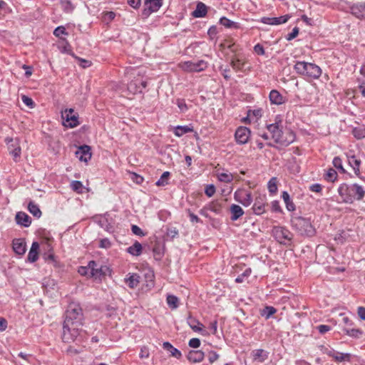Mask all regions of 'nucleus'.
<instances>
[{"mask_svg": "<svg viewBox=\"0 0 365 365\" xmlns=\"http://www.w3.org/2000/svg\"><path fill=\"white\" fill-rule=\"evenodd\" d=\"M83 312L79 304L71 303L66 312L63 324L62 339L64 342L73 341L81 331Z\"/></svg>", "mask_w": 365, "mask_h": 365, "instance_id": "obj_1", "label": "nucleus"}, {"mask_svg": "<svg viewBox=\"0 0 365 365\" xmlns=\"http://www.w3.org/2000/svg\"><path fill=\"white\" fill-rule=\"evenodd\" d=\"M267 128L274 142L282 146H288L295 140L294 133L289 128H284L280 120L267 125Z\"/></svg>", "mask_w": 365, "mask_h": 365, "instance_id": "obj_2", "label": "nucleus"}, {"mask_svg": "<svg viewBox=\"0 0 365 365\" xmlns=\"http://www.w3.org/2000/svg\"><path fill=\"white\" fill-rule=\"evenodd\" d=\"M338 192L342 201L349 204H351L355 200H361L365 195L364 189L356 183L351 185L341 184L338 188Z\"/></svg>", "mask_w": 365, "mask_h": 365, "instance_id": "obj_3", "label": "nucleus"}, {"mask_svg": "<svg viewBox=\"0 0 365 365\" xmlns=\"http://www.w3.org/2000/svg\"><path fill=\"white\" fill-rule=\"evenodd\" d=\"M292 227L301 235L312 237L316 230L309 219L295 216L291 220Z\"/></svg>", "mask_w": 365, "mask_h": 365, "instance_id": "obj_4", "label": "nucleus"}, {"mask_svg": "<svg viewBox=\"0 0 365 365\" xmlns=\"http://www.w3.org/2000/svg\"><path fill=\"white\" fill-rule=\"evenodd\" d=\"M294 69L299 75L314 79L319 78L322 74V70L317 65L305 61L296 62Z\"/></svg>", "mask_w": 365, "mask_h": 365, "instance_id": "obj_5", "label": "nucleus"}, {"mask_svg": "<svg viewBox=\"0 0 365 365\" xmlns=\"http://www.w3.org/2000/svg\"><path fill=\"white\" fill-rule=\"evenodd\" d=\"M180 68L186 72H200L207 67V63L203 60L193 61H184L178 64Z\"/></svg>", "mask_w": 365, "mask_h": 365, "instance_id": "obj_6", "label": "nucleus"}, {"mask_svg": "<svg viewBox=\"0 0 365 365\" xmlns=\"http://www.w3.org/2000/svg\"><path fill=\"white\" fill-rule=\"evenodd\" d=\"M63 125L68 128H75L79 125L78 114L73 108L66 109L61 113Z\"/></svg>", "mask_w": 365, "mask_h": 365, "instance_id": "obj_7", "label": "nucleus"}, {"mask_svg": "<svg viewBox=\"0 0 365 365\" xmlns=\"http://www.w3.org/2000/svg\"><path fill=\"white\" fill-rule=\"evenodd\" d=\"M8 144L9 153L13 156L15 162L19 161L21 158V149L19 138L13 139L12 138H6L5 140Z\"/></svg>", "mask_w": 365, "mask_h": 365, "instance_id": "obj_8", "label": "nucleus"}, {"mask_svg": "<svg viewBox=\"0 0 365 365\" xmlns=\"http://www.w3.org/2000/svg\"><path fill=\"white\" fill-rule=\"evenodd\" d=\"M272 234L274 238L281 244H286L292 239V234L286 228L282 227H274L272 229Z\"/></svg>", "mask_w": 365, "mask_h": 365, "instance_id": "obj_9", "label": "nucleus"}, {"mask_svg": "<svg viewBox=\"0 0 365 365\" xmlns=\"http://www.w3.org/2000/svg\"><path fill=\"white\" fill-rule=\"evenodd\" d=\"M163 5V0H145V8L142 11V15L147 18L151 13L158 11Z\"/></svg>", "mask_w": 365, "mask_h": 365, "instance_id": "obj_10", "label": "nucleus"}, {"mask_svg": "<svg viewBox=\"0 0 365 365\" xmlns=\"http://www.w3.org/2000/svg\"><path fill=\"white\" fill-rule=\"evenodd\" d=\"M235 200L245 207H248L252 202V194L250 191L240 189L235 192Z\"/></svg>", "mask_w": 365, "mask_h": 365, "instance_id": "obj_11", "label": "nucleus"}, {"mask_svg": "<svg viewBox=\"0 0 365 365\" xmlns=\"http://www.w3.org/2000/svg\"><path fill=\"white\" fill-rule=\"evenodd\" d=\"M250 134L251 131L248 128L240 126L237 128L235 138L238 144L244 145L248 142Z\"/></svg>", "mask_w": 365, "mask_h": 365, "instance_id": "obj_12", "label": "nucleus"}, {"mask_svg": "<svg viewBox=\"0 0 365 365\" xmlns=\"http://www.w3.org/2000/svg\"><path fill=\"white\" fill-rule=\"evenodd\" d=\"M89 267L91 268V276L95 278H100L101 276L106 275L108 271L106 266L98 267L95 261H91Z\"/></svg>", "mask_w": 365, "mask_h": 365, "instance_id": "obj_13", "label": "nucleus"}, {"mask_svg": "<svg viewBox=\"0 0 365 365\" xmlns=\"http://www.w3.org/2000/svg\"><path fill=\"white\" fill-rule=\"evenodd\" d=\"M290 17L288 14L279 17H263L261 22L269 25H279L286 23Z\"/></svg>", "mask_w": 365, "mask_h": 365, "instance_id": "obj_14", "label": "nucleus"}, {"mask_svg": "<svg viewBox=\"0 0 365 365\" xmlns=\"http://www.w3.org/2000/svg\"><path fill=\"white\" fill-rule=\"evenodd\" d=\"M76 155L81 161L88 162L91 158L90 146L86 145L80 146L76 152Z\"/></svg>", "mask_w": 365, "mask_h": 365, "instance_id": "obj_15", "label": "nucleus"}, {"mask_svg": "<svg viewBox=\"0 0 365 365\" xmlns=\"http://www.w3.org/2000/svg\"><path fill=\"white\" fill-rule=\"evenodd\" d=\"M267 205L264 197H257L252 206L254 213L257 215L263 214L265 212Z\"/></svg>", "mask_w": 365, "mask_h": 365, "instance_id": "obj_16", "label": "nucleus"}, {"mask_svg": "<svg viewBox=\"0 0 365 365\" xmlns=\"http://www.w3.org/2000/svg\"><path fill=\"white\" fill-rule=\"evenodd\" d=\"M269 101L272 104L282 105L285 103V97H284L278 91L272 90L269 93Z\"/></svg>", "mask_w": 365, "mask_h": 365, "instance_id": "obj_17", "label": "nucleus"}, {"mask_svg": "<svg viewBox=\"0 0 365 365\" xmlns=\"http://www.w3.org/2000/svg\"><path fill=\"white\" fill-rule=\"evenodd\" d=\"M204 352L201 350L190 351L187 354V359L192 363H198L203 360Z\"/></svg>", "mask_w": 365, "mask_h": 365, "instance_id": "obj_18", "label": "nucleus"}, {"mask_svg": "<svg viewBox=\"0 0 365 365\" xmlns=\"http://www.w3.org/2000/svg\"><path fill=\"white\" fill-rule=\"evenodd\" d=\"M13 249L14 251L19 255H22L25 253L26 243L22 239H16L13 241Z\"/></svg>", "mask_w": 365, "mask_h": 365, "instance_id": "obj_19", "label": "nucleus"}, {"mask_svg": "<svg viewBox=\"0 0 365 365\" xmlns=\"http://www.w3.org/2000/svg\"><path fill=\"white\" fill-rule=\"evenodd\" d=\"M38 249L39 244L37 242H34L28 254V260L30 262H35L38 259Z\"/></svg>", "mask_w": 365, "mask_h": 365, "instance_id": "obj_20", "label": "nucleus"}, {"mask_svg": "<svg viewBox=\"0 0 365 365\" xmlns=\"http://www.w3.org/2000/svg\"><path fill=\"white\" fill-rule=\"evenodd\" d=\"M140 278V276L136 273H129L127 277L125 278V282L130 288H135L138 285Z\"/></svg>", "mask_w": 365, "mask_h": 365, "instance_id": "obj_21", "label": "nucleus"}, {"mask_svg": "<svg viewBox=\"0 0 365 365\" xmlns=\"http://www.w3.org/2000/svg\"><path fill=\"white\" fill-rule=\"evenodd\" d=\"M17 224L24 227H29L31 222L30 217L25 212H19L16 215Z\"/></svg>", "mask_w": 365, "mask_h": 365, "instance_id": "obj_22", "label": "nucleus"}, {"mask_svg": "<svg viewBox=\"0 0 365 365\" xmlns=\"http://www.w3.org/2000/svg\"><path fill=\"white\" fill-rule=\"evenodd\" d=\"M348 162L349 165L353 168L354 173L359 176L360 175V165L361 160L358 159L356 155H353L351 156H348Z\"/></svg>", "mask_w": 365, "mask_h": 365, "instance_id": "obj_23", "label": "nucleus"}, {"mask_svg": "<svg viewBox=\"0 0 365 365\" xmlns=\"http://www.w3.org/2000/svg\"><path fill=\"white\" fill-rule=\"evenodd\" d=\"M231 220L235 221L244 215V210L237 205L233 204L230 206Z\"/></svg>", "mask_w": 365, "mask_h": 365, "instance_id": "obj_24", "label": "nucleus"}, {"mask_svg": "<svg viewBox=\"0 0 365 365\" xmlns=\"http://www.w3.org/2000/svg\"><path fill=\"white\" fill-rule=\"evenodd\" d=\"M351 14L358 19H365V4H360L352 6Z\"/></svg>", "mask_w": 365, "mask_h": 365, "instance_id": "obj_25", "label": "nucleus"}, {"mask_svg": "<svg viewBox=\"0 0 365 365\" xmlns=\"http://www.w3.org/2000/svg\"><path fill=\"white\" fill-rule=\"evenodd\" d=\"M207 14V6L202 2L197 4L195 10L192 12V16L195 18L204 17Z\"/></svg>", "mask_w": 365, "mask_h": 365, "instance_id": "obj_26", "label": "nucleus"}, {"mask_svg": "<svg viewBox=\"0 0 365 365\" xmlns=\"http://www.w3.org/2000/svg\"><path fill=\"white\" fill-rule=\"evenodd\" d=\"M252 355L253 359L259 362L264 361L268 357L267 353L261 349L252 351Z\"/></svg>", "mask_w": 365, "mask_h": 365, "instance_id": "obj_27", "label": "nucleus"}, {"mask_svg": "<svg viewBox=\"0 0 365 365\" xmlns=\"http://www.w3.org/2000/svg\"><path fill=\"white\" fill-rule=\"evenodd\" d=\"M187 322L190 327L194 331H200L202 329L203 325L198 320L193 318L192 316H189L187 319Z\"/></svg>", "mask_w": 365, "mask_h": 365, "instance_id": "obj_28", "label": "nucleus"}, {"mask_svg": "<svg viewBox=\"0 0 365 365\" xmlns=\"http://www.w3.org/2000/svg\"><path fill=\"white\" fill-rule=\"evenodd\" d=\"M163 348L170 353V355L176 359H180L182 356L181 352L176 348L173 347V345L168 342H164L163 344Z\"/></svg>", "mask_w": 365, "mask_h": 365, "instance_id": "obj_29", "label": "nucleus"}, {"mask_svg": "<svg viewBox=\"0 0 365 365\" xmlns=\"http://www.w3.org/2000/svg\"><path fill=\"white\" fill-rule=\"evenodd\" d=\"M143 247L138 242H135L132 246L128 247L127 252L133 256H139L141 255Z\"/></svg>", "mask_w": 365, "mask_h": 365, "instance_id": "obj_30", "label": "nucleus"}, {"mask_svg": "<svg viewBox=\"0 0 365 365\" xmlns=\"http://www.w3.org/2000/svg\"><path fill=\"white\" fill-rule=\"evenodd\" d=\"M232 68L236 71H243L245 70V62L238 58H232L230 62Z\"/></svg>", "mask_w": 365, "mask_h": 365, "instance_id": "obj_31", "label": "nucleus"}, {"mask_svg": "<svg viewBox=\"0 0 365 365\" xmlns=\"http://www.w3.org/2000/svg\"><path fill=\"white\" fill-rule=\"evenodd\" d=\"M343 331L346 335L356 339L360 338L363 334L362 330L355 328H344Z\"/></svg>", "mask_w": 365, "mask_h": 365, "instance_id": "obj_32", "label": "nucleus"}, {"mask_svg": "<svg viewBox=\"0 0 365 365\" xmlns=\"http://www.w3.org/2000/svg\"><path fill=\"white\" fill-rule=\"evenodd\" d=\"M282 197L286 205V207L289 211H294L295 210V205L291 200L289 193L287 191H283Z\"/></svg>", "mask_w": 365, "mask_h": 365, "instance_id": "obj_33", "label": "nucleus"}, {"mask_svg": "<svg viewBox=\"0 0 365 365\" xmlns=\"http://www.w3.org/2000/svg\"><path fill=\"white\" fill-rule=\"evenodd\" d=\"M217 176L218 180L222 182L230 183L233 180L232 174L228 172L220 173L219 171H217Z\"/></svg>", "mask_w": 365, "mask_h": 365, "instance_id": "obj_34", "label": "nucleus"}, {"mask_svg": "<svg viewBox=\"0 0 365 365\" xmlns=\"http://www.w3.org/2000/svg\"><path fill=\"white\" fill-rule=\"evenodd\" d=\"M29 211L36 217L39 218L41 216V211L38 205L31 201L28 205Z\"/></svg>", "mask_w": 365, "mask_h": 365, "instance_id": "obj_35", "label": "nucleus"}, {"mask_svg": "<svg viewBox=\"0 0 365 365\" xmlns=\"http://www.w3.org/2000/svg\"><path fill=\"white\" fill-rule=\"evenodd\" d=\"M170 173L168 171L164 172L160 179L155 182L157 186H165L169 184V178Z\"/></svg>", "mask_w": 365, "mask_h": 365, "instance_id": "obj_36", "label": "nucleus"}, {"mask_svg": "<svg viewBox=\"0 0 365 365\" xmlns=\"http://www.w3.org/2000/svg\"><path fill=\"white\" fill-rule=\"evenodd\" d=\"M128 90L133 94L138 93H141V91L139 88L138 79L132 81L130 83H128Z\"/></svg>", "mask_w": 365, "mask_h": 365, "instance_id": "obj_37", "label": "nucleus"}, {"mask_svg": "<svg viewBox=\"0 0 365 365\" xmlns=\"http://www.w3.org/2000/svg\"><path fill=\"white\" fill-rule=\"evenodd\" d=\"M192 130V129L187 125H185V126L178 125L175 128L174 133L176 136L180 137L185 133L191 132Z\"/></svg>", "mask_w": 365, "mask_h": 365, "instance_id": "obj_38", "label": "nucleus"}, {"mask_svg": "<svg viewBox=\"0 0 365 365\" xmlns=\"http://www.w3.org/2000/svg\"><path fill=\"white\" fill-rule=\"evenodd\" d=\"M277 180L276 178H272L269 180V181L268 182V185H267L268 190H269V192L272 195L275 194L277 191Z\"/></svg>", "mask_w": 365, "mask_h": 365, "instance_id": "obj_39", "label": "nucleus"}, {"mask_svg": "<svg viewBox=\"0 0 365 365\" xmlns=\"http://www.w3.org/2000/svg\"><path fill=\"white\" fill-rule=\"evenodd\" d=\"M167 303L172 309H176L178 306V298L174 295H168L167 297Z\"/></svg>", "mask_w": 365, "mask_h": 365, "instance_id": "obj_40", "label": "nucleus"}, {"mask_svg": "<svg viewBox=\"0 0 365 365\" xmlns=\"http://www.w3.org/2000/svg\"><path fill=\"white\" fill-rule=\"evenodd\" d=\"M352 133L356 139H362L365 138V128H355L353 130Z\"/></svg>", "mask_w": 365, "mask_h": 365, "instance_id": "obj_41", "label": "nucleus"}, {"mask_svg": "<svg viewBox=\"0 0 365 365\" xmlns=\"http://www.w3.org/2000/svg\"><path fill=\"white\" fill-rule=\"evenodd\" d=\"M337 178V173L333 168H329L325 175V179L330 182H334Z\"/></svg>", "mask_w": 365, "mask_h": 365, "instance_id": "obj_42", "label": "nucleus"}, {"mask_svg": "<svg viewBox=\"0 0 365 365\" xmlns=\"http://www.w3.org/2000/svg\"><path fill=\"white\" fill-rule=\"evenodd\" d=\"M333 358L336 361H349L350 359V354L336 352Z\"/></svg>", "mask_w": 365, "mask_h": 365, "instance_id": "obj_43", "label": "nucleus"}, {"mask_svg": "<svg viewBox=\"0 0 365 365\" xmlns=\"http://www.w3.org/2000/svg\"><path fill=\"white\" fill-rule=\"evenodd\" d=\"M71 187L73 190L80 193L82 192L83 184L81 181L73 180L71 183Z\"/></svg>", "mask_w": 365, "mask_h": 365, "instance_id": "obj_44", "label": "nucleus"}, {"mask_svg": "<svg viewBox=\"0 0 365 365\" xmlns=\"http://www.w3.org/2000/svg\"><path fill=\"white\" fill-rule=\"evenodd\" d=\"M275 312L276 309L273 307H266L263 310L262 316H264L266 319H269Z\"/></svg>", "mask_w": 365, "mask_h": 365, "instance_id": "obj_45", "label": "nucleus"}, {"mask_svg": "<svg viewBox=\"0 0 365 365\" xmlns=\"http://www.w3.org/2000/svg\"><path fill=\"white\" fill-rule=\"evenodd\" d=\"M333 165L334 166L337 168L338 170H340L343 173H345V170L343 168L342 165V160L339 157H335L333 160Z\"/></svg>", "mask_w": 365, "mask_h": 365, "instance_id": "obj_46", "label": "nucleus"}, {"mask_svg": "<svg viewBox=\"0 0 365 365\" xmlns=\"http://www.w3.org/2000/svg\"><path fill=\"white\" fill-rule=\"evenodd\" d=\"M220 23L226 28H231L235 25V23L234 21H232L231 20L228 19L226 17L221 18L220 20Z\"/></svg>", "mask_w": 365, "mask_h": 365, "instance_id": "obj_47", "label": "nucleus"}, {"mask_svg": "<svg viewBox=\"0 0 365 365\" xmlns=\"http://www.w3.org/2000/svg\"><path fill=\"white\" fill-rule=\"evenodd\" d=\"M114 19V12L109 11L106 12L103 16V21L106 24H109Z\"/></svg>", "mask_w": 365, "mask_h": 365, "instance_id": "obj_48", "label": "nucleus"}, {"mask_svg": "<svg viewBox=\"0 0 365 365\" xmlns=\"http://www.w3.org/2000/svg\"><path fill=\"white\" fill-rule=\"evenodd\" d=\"M130 178L138 185H140L143 182V178L135 173H130Z\"/></svg>", "mask_w": 365, "mask_h": 365, "instance_id": "obj_49", "label": "nucleus"}, {"mask_svg": "<svg viewBox=\"0 0 365 365\" xmlns=\"http://www.w3.org/2000/svg\"><path fill=\"white\" fill-rule=\"evenodd\" d=\"M205 193L208 197H212L215 193V187L213 185H208L206 186Z\"/></svg>", "mask_w": 365, "mask_h": 365, "instance_id": "obj_50", "label": "nucleus"}, {"mask_svg": "<svg viewBox=\"0 0 365 365\" xmlns=\"http://www.w3.org/2000/svg\"><path fill=\"white\" fill-rule=\"evenodd\" d=\"M21 99L25 105H26L29 108H34V102L31 98L24 95L22 96Z\"/></svg>", "mask_w": 365, "mask_h": 365, "instance_id": "obj_51", "label": "nucleus"}, {"mask_svg": "<svg viewBox=\"0 0 365 365\" xmlns=\"http://www.w3.org/2000/svg\"><path fill=\"white\" fill-rule=\"evenodd\" d=\"M317 329L322 334H324L331 330V327L325 324H321L317 327Z\"/></svg>", "mask_w": 365, "mask_h": 365, "instance_id": "obj_52", "label": "nucleus"}, {"mask_svg": "<svg viewBox=\"0 0 365 365\" xmlns=\"http://www.w3.org/2000/svg\"><path fill=\"white\" fill-rule=\"evenodd\" d=\"M127 3L132 8L138 9L141 5V0H128Z\"/></svg>", "mask_w": 365, "mask_h": 365, "instance_id": "obj_53", "label": "nucleus"}, {"mask_svg": "<svg viewBox=\"0 0 365 365\" xmlns=\"http://www.w3.org/2000/svg\"><path fill=\"white\" fill-rule=\"evenodd\" d=\"M298 34H299V29L297 27H294L292 29V31L286 36V39L287 41H291V40L294 39V38H296Z\"/></svg>", "mask_w": 365, "mask_h": 365, "instance_id": "obj_54", "label": "nucleus"}, {"mask_svg": "<svg viewBox=\"0 0 365 365\" xmlns=\"http://www.w3.org/2000/svg\"><path fill=\"white\" fill-rule=\"evenodd\" d=\"M78 273L81 275H83V276L88 275V274L91 275V268L89 267V264L88 265V267H79Z\"/></svg>", "mask_w": 365, "mask_h": 365, "instance_id": "obj_55", "label": "nucleus"}, {"mask_svg": "<svg viewBox=\"0 0 365 365\" xmlns=\"http://www.w3.org/2000/svg\"><path fill=\"white\" fill-rule=\"evenodd\" d=\"M111 245H112V244H111L110 241L108 239H107V238L102 239L100 241V245L99 246L101 248L107 249V248L110 247Z\"/></svg>", "mask_w": 365, "mask_h": 365, "instance_id": "obj_56", "label": "nucleus"}, {"mask_svg": "<svg viewBox=\"0 0 365 365\" xmlns=\"http://www.w3.org/2000/svg\"><path fill=\"white\" fill-rule=\"evenodd\" d=\"M189 346L192 348H198L200 346V341L197 338H192L189 341Z\"/></svg>", "mask_w": 365, "mask_h": 365, "instance_id": "obj_57", "label": "nucleus"}, {"mask_svg": "<svg viewBox=\"0 0 365 365\" xmlns=\"http://www.w3.org/2000/svg\"><path fill=\"white\" fill-rule=\"evenodd\" d=\"M131 230H132L133 233L135 234V235H138V236L144 235L143 230L137 225H132Z\"/></svg>", "mask_w": 365, "mask_h": 365, "instance_id": "obj_58", "label": "nucleus"}, {"mask_svg": "<svg viewBox=\"0 0 365 365\" xmlns=\"http://www.w3.org/2000/svg\"><path fill=\"white\" fill-rule=\"evenodd\" d=\"M219 358V355L215 351H210L208 354V360L212 364L217 361Z\"/></svg>", "mask_w": 365, "mask_h": 365, "instance_id": "obj_59", "label": "nucleus"}, {"mask_svg": "<svg viewBox=\"0 0 365 365\" xmlns=\"http://www.w3.org/2000/svg\"><path fill=\"white\" fill-rule=\"evenodd\" d=\"M272 210L273 212H282V209H281V207L279 205V201L274 200L272 202Z\"/></svg>", "mask_w": 365, "mask_h": 365, "instance_id": "obj_60", "label": "nucleus"}, {"mask_svg": "<svg viewBox=\"0 0 365 365\" xmlns=\"http://www.w3.org/2000/svg\"><path fill=\"white\" fill-rule=\"evenodd\" d=\"M66 34V29L63 26H58L53 31V34L57 37H59L61 34Z\"/></svg>", "mask_w": 365, "mask_h": 365, "instance_id": "obj_61", "label": "nucleus"}, {"mask_svg": "<svg viewBox=\"0 0 365 365\" xmlns=\"http://www.w3.org/2000/svg\"><path fill=\"white\" fill-rule=\"evenodd\" d=\"M150 352L147 347L144 346L141 349L140 352V357L141 359H147L149 357Z\"/></svg>", "mask_w": 365, "mask_h": 365, "instance_id": "obj_62", "label": "nucleus"}, {"mask_svg": "<svg viewBox=\"0 0 365 365\" xmlns=\"http://www.w3.org/2000/svg\"><path fill=\"white\" fill-rule=\"evenodd\" d=\"M255 52L258 55H264V49L262 45L259 43H257L254 47Z\"/></svg>", "mask_w": 365, "mask_h": 365, "instance_id": "obj_63", "label": "nucleus"}, {"mask_svg": "<svg viewBox=\"0 0 365 365\" xmlns=\"http://www.w3.org/2000/svg\"><path fill=\"white\" fill-rule=\"evenodd\" d=\"M357 314H358L359 317L362 320H365V307H358Z\"/></svg>", "mask_w": 365, "mask_h": 365, "instance_id": "obj_64", "label": "nucleus"}]
</instances>
